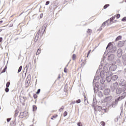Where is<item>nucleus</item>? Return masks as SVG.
Here are the masks:
<instances>
[{"instance_id": "obj_38", "label": "nucleus", "mask_w": 126, "mask_h": 126, "mask_svg": "<svg viewBox=\"0 0 126 126\" xmlns=\"http://www.w3.org/2000/svg\"><path fill=\"white\" fill-rule=\"evenodd\" d=\"M17 116H18V112H16L14 115V117L15 118H16V117H17Z\"/></svg>"}, {"instance_id": "obj_27", "label": "nucleus", "mask_w": 126, "mask_h": 126, "mask_svg": "<svg viewBox=\"0 0 126 126\" xmlns=\"http://www.w3.org/2000/svg\"><path fill=\"white\" fill-rule=\"evenodd\" d=\"M81 102V100H80V99H78L77 100H76L75 103H76V104H79Z\"/></svg>"}, {"instance_id": "obj_29", "label": "nucleus", "mask_w": 126, "mask_h": 126, "mask_svg": "<svg viewBox=\"0 0 126 126\" xmlns=\"http://www.w3.org/2000/svg\"><path fill=\"white\" fill-rule=\"evenodd\" d=\"M32 108L33 111H36V110H37V106H36V105H33Z\"/></svg>"}, {"instance_id": "obj_21", "label": "nucleus", "mask_w": 126, "mask_h": 126, "mask_svg": "<svg viewBox=\"0 0 126 126\" xmlns=\"http://www.w3.org/2000/svg\"><path fill=\"white\" fill-rule=\"evenodd\" d=\"M28 77H29L30 78L28 79V78H27L28 79V81H27V83H30V80L31 79V75L29 74L28 76Z\"/></svg>"}, {"instance_id": "obj_50", "label": "nucleus", "mask_w": 126, "mask_h": 126, "mask_svg": "<svg viewBox=\"0 0 126 126\" xmlns=\"http://www.w3.org/2000/svg\"><path fill=\"white\" fill-rule=\"evenodd\" d=\"M57 117H58V115H54L53 116H52V118L56 119V118H57Z\"/></svg>"}, {"instance_id": "obj_42", "label": "nucleus", "mask_w": 126, "mask_h": 126, "mask_svg": "<svg viewBox=\"0 0 126 126\" xmlns=\"http://www.w3.org/2000/svg\"><path fill=\"white\" fill-rule=\"evenodd\" d=\"M63 109H64V107H63V106L61 107V109H60L59 110V111L61 112H62V111H61V110H63Z\"/></svg>"}, {"instance_id": "obj_23", "label": "nucleus", "mask_w": 126, "mask_h": 126, "mask_svg": "<svg viewBox=\"0 0 126 126\" xmlns=\"http://www.w3.org/2000/svg\"><path fill=\"white\" fill-rule=\"evenodd\" d=\"M108 21H109L107 20V21H106L103 22V24H102V26H101V27H103V28L105 27V25H106V23H108Z\"/></svg>"}, {"instance_id": "obj_34", "label": "nucleus", "mask_w": 126, "mask_h": 126, "mask_svg": "<svg viewBox=\"0 0 126 126\" xmlns=\"http://www.w3.org/2000/svg\"><path fill=\"white\" fill-rule=\"evenodd\" d=\"M77 126H83L82 123H81V122H78V123H77Z\"/></svg>"}, {"instance_id": "obj_39", "label": "nucleus", "mask_w": 126, "mask_h": 126, "mask_svg": "<svg viewBox=\"0 0 126 126\" xmlns=\"http://www.w3.org/2000/svg\"><path fill=\"white\" fill-rule=\"evenodd\" d=\"M102 67H103V65H99V67H98L99 70H101V69H102Z\"/></svg>"}, {"instance_id": "obj_10", "label": "nucleus", "mask_w": 126, "mask_h": 126, "mask_svg": "<svg viewBox=\"0 0 126 126\" xmlns=\"http://www.w3.org/2000/svg\"><path fill=\"white\" fill-rule=\"evenodd\" d=\"M117 57H118L119 58H121L123 55V52L122 51V49H119L117 52Z\"/></svg>"}, {"instance_id": "obj_16", "label": "nucleus", "mask_w": 126, "mask_h": 126, "mask_svg": "<svg viewBox=\"0 0 126 126\" xmlns=\"http://www.w3.org/2000/svg\"><path fill=\"white\" fill-rule=\"evenodd\" d=\"M99 79H100V84L103 85V84H104V83H105V81H106V79L105 78H104L103 77H101Z\"/></svg>"}, {"instance_id": "obj_28", "label": "nucleus", "mask_w": 126, "mask_h": 126, "mask_svg": "<svg viewBox=\"0 0 126 126\" xmlns=\"http://www.w3.org/2000/svg\"><path fill=\"white\" fill-rule=\"evenodd\" d=\"M9 85H10V82H7L6 84V88L9 87Z\"/></svg>"}, {"instance_id": "obj_3", "label": "nucleus", "mask_w": 126, "mask_h": 126, "mask_svg": "<svg viewBox=\"0 0 126 126\" xmlns=\"http://www.w3.org/2000/svg\"><path fill=\"white\" fill-rule=\"evenodd\" d=\"M108 49L109 50V53H112V54L116 53V51H117V47L114 46V45H113L111 42H110L106 47V49L108 50Z\"/></svg>"}, {"instance_id": "obj_64", "label": "nucleus", "mask_w": 126, "mask_h": 126, "mask_svg": "<svg viewBox=\"0 0 126 126\" xmlns=\"http://www.w3.org/2000/svg\"><path fill=\"white\" fill-rule=\"evenodd\" d=\"M117 61L120 63V60L118 59V60H117Z\"/></svg>"}, {"instance_id": "obj_58", "label": "nucleus", "mask_w": 126, "mask_h": 126, "mask_svg": "<svg viewBox=\"0 0 126 126\" xmlns=\"http://www.w3.org/2000/svg\"><path fill=\"white\" fill-rule=\"evenodd\" d=\"M93 105H95V104H96V102H94V101H93Z\"/></svg>"}, {"instance_id": "obj_49", "label": "nucleus", "mask_w": 126, "mask_h": 126, "mask_svg": "<svg viewBox=\"0 0 126 126\" xmlns=\"http://www.w3.org/2000/svg\"><path fill=\"white\" fill-rule=\"evenodd\" d=\"M102 27H103L101 26V27L99 28V29L97 30V31H101V30H102Z\"/></svg>"}, {"instance_id": "obj_2", "label": "nucleus", "mask_w": 126, "mask_h": 126, "mask_svg": "<svg viewBox=\"0 0 126 126\" xmlns=\"http://www.w3.org/2000/svg\"><path fill=\"white\" fill-rule=\"evenodd\" d=\"M126 92L123 93L121 96L118 97L117 99H115V102H113L112 103L113 108H115V107L118 105V103H119V101H122L123 99H125L126 96Z\"/></svg>"}, {"instance_id": "obj_7", "label": "nucleus", "mask_w": 126, "mask_h": 126, "mask_svg": "<svg viewBox=\"0 0 126 126\" xmlns=\"http://www.w3.org/2000/svg\"><path fill=\"white\" fill-rule=\"evenodd\" d=\"M119 83L118 82H115L114 83H113V86L111 88V90L112 91H115V90H116V89H118V88H119Z\"/></svg>"}, {"instance_id": "obj_18", "label": "nucleus", "mask_w": 126, "mask_h": 126, "mask_svg": "<svg viewBox=\"0 0 126 126\" xmlns=\"http://www.w3.org/2000/svg\"><path fill=\"white\" fill-rule=\"evenodd\" d=\"M103 92H98L97 93V95H98L99 97H103Z\"/></svg>"}, {"instance_id": "obj_35", "label": "nucleus", "mask_w": 126, "mask_h": 126, "mask_svg": "<svg viewBox=\"0 0 126 126\" xmlns=\"http://www.w3.org/2000/svg\"><path fill=\"white\" fill-rule=\"evenodd\" d=\"M33 97L34 99H36L37 98L38 96L36 94H34L33 95Z\"/></svg>"}, {"instance_id": "obj_25", "label": "nucleus", "mask_w": 126, "mask_h": 126, "mask_svg": "<svg viewBox=\"0 0 126 126\" xmlns=\"http://www.w3.org/2000/svg\"><path fill=\"white\" fill-rule=\"evenodd\" d=\"M110 6V4H106L103 6L104 9H106L107 8L109 7Z\"/></svg>"}, {"instance_id": "obj_19", "label": "nucleus", "mask_w": 126, "mask_h": 126, "mask_svg": "<svg viewBox=\"0 0 126 126\" xmlns=\"http://www.w3.org/2000/svg\"><path fill=\"white\" fill-rule=\"evenodd\" d=\"M100 83H99L98 82H96L95 84L94 83V86L96 87H100Z\"/></svg>"}, {"instance_id": "obj_56", "label": "nucleus", "mask_w": 126, "mask_h": 126, "mask_svg": "<svg viewBox=\"0 0 126 126\" xmlns=\"http://www.w3.org/2000/svg\"><path fill=\"white\" fill-rule=\"evenodd\" d=\"M118 121H119V120H118V119H115V122L116 123H117V122H118Z\"/></svg>"}, {"instance_id": "obj_4", "label": "nucleus", "mask_w": 126, "mask_h": 126, "mask_svg": "<svg viewBox=\"0 0 126 126\" xmlns=\"http://www.w3.org/2000/svg\"><path fill=\"white\" fill-rule=\"evenodd\" d=\"M100 79V76H97V74L95 76H94V81L93 82V86H94V93H97L98 92V90L99 89V88L98 87H96L94 85V82L96 81V80H99Z\"/></svg>"}, {"instance_id": "obj_24", "label": "nucleus", "mask_w": 126, "mask_h": 126, "mask_svg": "<svg viewBox=\"0 0 126 126\" xmlns=\"http://www.w3.org/2000/svg\"><path fill=\"white\" fill-rule=\"evenodd\" d=\"M21 70H22V65H21L18 70V73H19V72H20L21 71Z\"/></svg>"}, {"instance_id": "obj_53", "label": "nucleus", "mask_w": 126, "mask_h": 126, "mask_svg": "<svg viewBox=\"0 0 126 126\" xmlns=\"http://www.w3.org/2000/svg\"><path fill=\"white\" fill-rule=\"evenodd\" d=\"M67 88V84H66L65 86H64V89H66Z\"/></svg>"}, {"instance_id": "obj_41", "label": "nucleus", "mask_w": 126, "mask_h": 126, "mask_svg": "<svg viewBox=\"0 0 126 126\" xmlns=\"http://www.w3.org/2000/svg\"><path fill=\"white\" fill-rule=\"evenodd\" d=\"M122 21H126V17H124L122 20H121Z\"/></svg>"}, {"instance_id": "obj_9", "label": "nucleus", "mask_w": 126, "mask_h": 126, "mask_svg": "<svg viewBox=\"0 0 126 126\" xmlns=\"http://www.w3.org/2000/svg\"><path fill=\"white\" fill-rule=\"evenodd\" d=\"M113 99V96L112 95L106 96L104 99V101L105 102H109V101H111V99Z\"/></svg>"}, {"instance_id": "obj_59", "label": "nucleus", "mask_w": 126, "mask_h": 126, "mask_svg": "<svg viewBox=\"0 0 126 126\" xmlns=\"http://www.w3.org/2000/svg\"><path fill=\"white\" fill-rule=\"evenodd\" d=\"M3 21L2 20L0 21V24H1L2 23Z\"/></svg>"}, {"instance_id": "obj_51", "label": "nucleus", "mask_w": 126, "mask_h": 126, "mask_svg": "<svg viewBox=\"0 0 126 126\" xmlns=\"http://www.w3.org/2000/svg\"><path fill=\"white\" fill-rule=\"evenodd\" d=\"M12 26H13V24H9V27H12Z\"/></svg>"}, {"instance_id": "obj_48", "label": "nucleus", "mask_w": 126, "mask_h": 126, "mask_svg": "<svg viewBox=\"0 0 126 126\" xmlns=\"http://www.w3.org/2000/svg\"><path fill=\"white\" fill-rule=\"evenodd\" d=\"M50 3V1H47L45 3V5H48V4Z\"/></svg>"}, {"instance_id": "obj_55", "label": "nucleus", "mask_w": 126, "mask_h": 126, "mask_svg": "<svg viewBox=\"0 0 126 126\" xmlns=\"http://www.w3.org/2000/svg\"><path fill=\"white\" fill-rule=\"evenodd\" d=\"M2 42V37H0V43Z\"/></svg>"}, {"instance_id": "obj_8", "label": "nucleus", "mask_w": 126, "mask_h": 126, "mask_svg": "<svg viewBox=\"0 0 126 126\" xmlns=\"http://www.w3.org/2000/svg\"><path fill=\"white\" fill-rule=\"evenodd\" d=\"M94 111H95V112H102L103 111V108H102V107L100 106L96 105L94 107Z\"/></svg>"}, {"instance_id": "obj_37", "label": "nucleus", "mask_w": 126, "mask_h": 126, "mask_svg": "<svg viewBox=\"0 0 126 126\" xmlns=\"http://www.w3.org/2000/svg\"><path fill=\"white\" fill-rule=\"evenodd\" d=\"M63 114H64L63 117H66V116H67V112L65 111Z\"/></svg>"}, {"instance_id": "obj_11", "label": "nucleus", "mask_w": 126, "mask_h": 126, "mask_svg": "<svg viewBox=\"0 0 126 126\" xmlns=\"http://www.w3.org/2000/svg\"><path fill=\"white\" fill-rule=\"evenodd\" d=\"M115 59V55L113 54H110L108 56V61H113Z\"/></svg>"}, {"instance_id": "obj_52", "label": "nucleus", "mask_w": 126, "mask_h": 126, "mask_svg": "<svg viewBox=\"0 0 126 126\" xmlns=\"http://www.w3.org/2000/svg\"><path fill=\"white\" fill-rule=\"evenodd\" d=\"M4 72H5V69H3L2 71L1 72V73H3Z\"/></svg>"}, {"instance_id": "obj_1", "label": "nucleus", "mask_w": 126, "mask_h": 126, "mask_svg": "<svg viewBox=\"0 0 126 126\" xmlns=\"http://www.w3.org/2000/svg\"><path fill=\"white\" fill-rule=\"evenodd\" d=\"M100 75L101 77H104V76L106 75L107 82H111L112 80V76H113V73L111 72H109L107 66L103 67V70L100 71Z\"/></svg>"}, {"instance_id": "obj_44", "label": "nucleus", "mask_w": 126, "mask_h": 126, "mask_svg": "<svg viewBox=\"0 0 126 126\" xmlns=\"http://www.w3.org/2000/svg\"><path fill=\"white\" fill-rule=\"evenodd\" d=\"M7 123H9L11 121V118H7Z\"/></svg>"}, {"instance_id": "obj_61", "label": "nucleus", "mask_w": 126, "mask_h": 126, "mask_svg": "<svg viewBox=\"0 0 126 126\" xmlns=\"http://www.w3.org/2000/svg\"><path fill=\"white\" fill-rule=\"evenodd\" d=\"M51 120H54V118H53V116L51 117Z\"/></svg>"}, {"instance_id": "obj_20", "label": "nucleus", "mask_w": 126, "mask_h": 126, "mask_svg": "<svg viewBox=\"0 0 126 126\" xmlns=\"http://www.w3.org/2000/svg\"><path fill=\"white\" fill-rule=\"evenodd\" d=\"M84 102L85 105H88V104H89V103L88 102V100L86 99V97H85Z\"/></svg>"}, {"instance_id": "obj_54", "label": "nucleus", "mask_w": 126, "mask_h": 126, "mask_svg": "<svg viewBox=\"0 0 126 126\" xmlns=\"http://www.w3.org/2000/svg\"><path fill=\"white\" fill-rule=\"evenodd\" d=\"M43 17V13H41L40 15V18H42Z\"/></svg>"}, {"instance_id": "obj_57", "label": "nucleus", "mask_w": 126, "mask_h": 126, "mask_svg": "<svg viewBox=\"0 0 126 126\" xmlns=\"http://www.w3.org/2000/svg\"><path fill=\"white\" fill-rule=\"evenodd\" d=\"M71 104H75V101H72Z\"/></svg>"}, {"instance_id": "obj_26", "label": "nucleus", "mask_w": 126, "mask_h": 126, "mask_svg": "<svg viewBox=\"0 0 126 126\" xmlns=\"http://www.w3.org/2000/svg\"><path fill=\"white\" fill-rule=\"evenodd\" d=\"M41 53V50H39V49L37 50L36 55V56H38V55H40V53Z\"/></svg>"}, {"instance_id": "obj_13", "label": "nucleus", "mask_w": 126, "mask_h": 126, "mask_svg": "<svg viewBox=\"0 0 126 126\" xmlns=\"http://www.w3.org/2000/svg\"><path fill=\"white\" fill-rule=\"evenodd\" d=\"M39 36H40V31H38L34 38V42H37L38 41Z\"/></svg>"}, {"instance_id": "obj_32", "label": "nucleus", "mask_w": 126, "mask_h": 126, "mask_svg": "<svg viewBox=\"0 0 126 126\" xmlns=\"http://www.w3.org/2000/svg\"><path fill=\"white\" fill-rule=\"evenodd\" d=\"M5 91L6 93H7L9 91V89L8 88H6L5 89Z\"/></svg>"}, {"instance_id": "obj_60", "label": "nucleus", "mask_w": 126, "mask_h": 126, "mask_svg": "<svg viewBox=\"0 0 126 126\" xmlns=\"http://www.w3.org/2000/svg\"><path fill=\"white\" fill-rule=\"evenodd\" d=\"M3 69H5V70H6V66H5V67L3 68Z\"/></svg>"}, {"instance_id": "obj_43", "label": "nucleus", "mask_w": 126, "mask_h": 126, "mask_svg": "<svg viewBox=\"0 0 126 126\" xmlns=\"http://www.w3.org/2000/svg\"><path fill=\"white\" fill-rule=\"evenodd\" d=\"M41 92V89H39L37 90V91L36 92V94H39Z\"/></svg>"}, {"instance_id": "obj_40", "label": "nucleus", "mask_w": 126, "mask_h": 126, "mask_svg": "<svg viewBox=\"0 0 126 126\" xmlns=\"http://www.w3.org/2000/svg\"><path fill=\"white\" fill-rule=\"evenodd\" d=\"M64 72L66 73L67 72V69L66 68V67H64Z\"/></svg>"}, {"instance_id": "obj_33", "label": "nucleus", "mask_w": 126, "mask_h": 126, "mask_svg": "<svg viewBox=\"0 0 126 126\" xmlns=\"http://www.w3.org/2000/svg\"><path fill=\"white\" fill-rule=\"evenodd\" d=\"M120 17H121V14H118L117 15H116V18L117 19H119V18H120Z\"/></svg>"}, {"instance_id": "obj_14", "label": "nucleus", "mask_w": 126, "mask_h": 126, "mask_svg": "<svg viewBox=\"0 0 126 126\" xmlns=\"http://www.w3.org/2000/svg\"><path fill=\"white\" fill-rule=\"evenodd\" d=\"M124 44H125V41H119L118 43V47L119 48H121V47H123V46H124Z\"/></svg>"}, {"instance_id": "obj_63", "label": "nucleus", "mask_w": 126, "mask_h": 126, "mask_svg": "<svg viewBox=\"0 0 126 126\" xmlns=\"http://www.w3.org/2000/svg\"><path fill=\"white\" fill-rule=\"evenodd\" d=\"M58 78H61V76H59Z\"/></svg>"}, {"instance_id": "obj_36", "label": "nucleus", "mask_w": 126, "mask_h": 126, "mask_svg": "<svg viewBox=\"0 0 126 126\" xmlns=\"http://www.w3.org/2000/svg\"><path fill=\"white\" fill-rule=\"evenodd\" d=\"M101 126H106V124H105V122H101Z\"/></svg>"}, {"instance_id": "obj_31", "label": "nucleus", "mask_w": 126, "mask_h": 126, "mask_svg": "<svg viewBox=\"0 0 126 126\" xmlns=\"http://www.w3.org/2000/svg\"><path fill=\"white\" fill-rule=\"evenodd\" d=\"M114 19H115V17H114V16L110 18V22H112L113 20H114Z\"/></svg>"}, {"instance_id": "obj_47", "label": "nucleus", "mask_w": 126, "mask_h": 126, "mask_svg": "<svg viewBox=\"0 0 126 126\" xmlns=\"http://www.w3.org/2000/svg\"><path fill=\"white\" fill-rule=\"evenodd\" d=\"M12 123L13 124V126H15V125H16V123H15V121H12Z\"/></svg>"}, {"instance_id": "obj_62", "label": "nucleus", "mask_w": 126, "mask_h": 126, "mask_svg": "<svg viewBox=\"0 0 126 126\" xmlns=\"http://www.w3.org/2000/svg\"><path fill=\"white\" fill-rule=\"evenodd\" d=\"M2 30H1V29H0V32H1Z\"/></svg>"}, {"instance_id": "obj_17", "label": "nucleus", "mask_w": 126, "mask_h": 126, "mask_svg": "<svg viewBox=\"0 0 126 126\" xmlns=\"http://www.w3.org/2000/svg\"><path fill=\"white\" fill-rule=\"evenodd\" d=\"M112 80H113L114 81H116V80H117V79H118V75H114L112 77Z\"/></svg>"}, {"instance_id": "obj_22", "label": "nucleus", "mask_w": 126, "mask_h": 126, "mask_svg": "<svg viewBox=\"0 0 126 126\" xmlns=\"http://www.w3.org/2000/svg\"><path fill=\"white\" fill-rule=\"evenodd\" d=\"M121 39H122V36L119 35L116 38L115 41H119V40H121Z\"/></svg>"}, {"instance_id": "obj_30", "label": "nucleus", "mask_w": 126, "mask_h": 126, "mask_svg": "<svg viewBox=\"0 0 126 126\" xmlns=\"http://www.w3.org/2000/svg\"><path fill=\"white\" fill-rule=\"evenodd\" d=\"M91 32H92V30H91V29H88L87 31V33H88V34H91Z\"/></svg>"}, {"instance_id": "obj_45", "label": "nucleus", "mask_w": 126, "mask_h": 126, "mask_svg": "<svg viewBox=\"0 0 126 126\" xmlns=\"http://www.w3.org/2000/svg\"><path fill=\"white\" fill-rule=\"evenodd\" d=\"M76 57V56L75 55V54H73V55H72L73 60H75Z\"/></svg>"}, {"instance_id": "obj_46", "label": "nucleus", "mask_w": 126, "mask_h": 126, "mask_svg": "<svg viewBox=\"0 0 126 126\" xmlns=\"http://www.w3.org/2000/svg\"><path fill=\"white\" fill-rule=\"evenodd\" d=\"M91 52V50H90L89 51H88V54H87V58H88V57L89 56V54H90Z\"/></svg>"}, {"instance_id": "obj_5", "label": "nucleus", "mask_w": 126, "mask_h": 126, "mask_svg": "<svg viewBox=\"0 0 126 126\" xmlns=\"http://www.w3.org/2000/svg\"><path fill=\"white\" fill-rule=\"evenodd\" d=\"M47 25L48 24H45L44 25H43L42 28L41 29L39 30V35L40 37H42V36H43V35L44 34V33H45V31H46V28H47Z\"/></svg>"}, {"instance_id": "obj_15", "label": "nucleus", "mask_w": 126, "mask_h": 126, "mask_svg": "<svg viewBox=\"0 0 126 126\" xmlns=\"http://www.w3.org/2000/svg\"><path fill=\"white\" fill-rule=\"evenodd\" d=\"M110 89H106L104 91V95H109V94H110Z\"/></svg>"}, {"instance_id": "obj_6", "label": "nucleus", "mask_w": 126, "mask_h": 126, "mask_svg": "<svg viewBox=\"0 0 126 126\" xmlns=\"http://www.w3.org/2000/svg\"><path fill=\"white\" fill-rule=\"evenodd\" d=\"M126 92V89L123 88H118L116 89V93L117 95H120V94H121V93H125Z\"/></svg>"}, {"instance_id": "obj_12", "label": "nucleus", "mask_w": 126, "mask_h": 126, "mask_svg": "<svg viewBox=\"0 0 126 126\" xmlns=\"http://www.w3.org/2000/svg\"><path fill=\"white\" fill-rule=\"evenodd\" d=\"M117 69V66L116 65H112L109 67V70H111V71H115Z\"/></svg>"}]
</instances>
